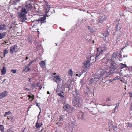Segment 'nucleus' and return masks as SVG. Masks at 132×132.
I'll return each mask as SVG.
<instances>
[{"mask_svg":"<svg viewBox=\"0 0 132 132\" xmlns=\"http://www.w3.org/2000/svg\"><path fill=\"white\" fill-rule=\"evenodd\" d=\"M11 113V112L10 111L6 112L5 113L4 116V117H6L7 115H9Z\"/></svg>","mask_w":132,"mask_h":132,"instance_id":"nucleus-34","label":"nucleus"},{"mask_svg":"<svg viewBox=\"0 0 132 132\" xmlns=\"http://www.w3.org/2000/svg\"><path fill=\"white\" fill-rule=\"evenodd\" d=\"M7 28L6 25L4 24L0 25V30L4 31L7 29Z\"/></svg>","mask_w":132,"mask_h":132,"instance_id":"nucleus-12","label":"nucleus"},{"mask_svg":"<svg viewBox=\"0 0 132 132\" xmlns=\"http://www.w3.org/2000/svg\"><path fill=\"white\" fill-rule=\"evenodd\" d=\"M103 36L106 37H108L109 35V32L106 30L105 31H103L102 32Z\"/></svg>","mask_w":132,"mask_h":132,"instance_id":"nucleus-23","label":"nucleus"},{"mask_svg":"<svg viewBox=\"0 0 132 132\" xmlns=\"http://www.w3.org/2000/svg\"><path fill=\"white\" fill-rule=\"evenodd\" d=\"M81 102L79 97H75L72 101L73 104L75 107H79L81 105Z\"/></svg>","mask_w":132,"mask_h":132,"instance_id":"nucleus-5","label":"nucleus"},{"mask_svg":"<svg viewBox=\"0 0 132 132\" xmlns=\"http://www.w3.org/2000/svg\"><path fill=\"white\" fill-rule=\"evenodd\" d=\"M64 127H65V128H66V129H68L67 128H69V127L68 126H66V127H65V126H64Z\"/></svg>","mask_w":132,"mask_h":132,"instance_id":"nucleus-49","label":"nucleus"},{"mask_svg":"<svg viewBox=\"0 0 132 132\" xmlns=\"http://www.w3.org/2000/svg\"><path fill=\"white\" fill-rule=\"evenodd\" d=\"M80 82L81 83H82L83 82V81H82V79H81V81H80Z\"/></svg>","mask_w":132,"mask_h":132,"instance_id":"nucleus-54","label":"nucleus"},{"mask_svg":"<svg viewBox=\"0 0 132 132\" xmlns=\"http://www.w3.org/2000/svg\"><path fill=\"white\" fill-rule=\"evenodd\" d=\"M79 118L81 119H83L84 118L83 113L82 112H80L79 116Z\"/></svg>","mask_w":132,"mask_h":132,"instance_id":"nucleus-31","label":"nucleus"},{"mask_svg":"<svg viewBox=\"0 0 132 132\" xmlns=\"http://www.w3.org/2000/svg\"><path fill=\"white\" fill-rule=\"evenodd\" d=\"M105 19V17L104 16H100L97 20L100 23H101L102 22L104 21Z\"/></svg>","mask_w":132,"mask_h":132,"instance_id":"nucleus-15","label":"nucleus"},{"mask_svg":"<svg viewBox=\"0 0 132 132\" xmlns=\"http://www.w3.org/2000/svg\"><path fill=\"white\" fill-rule=\"evenodd\" d=\"M26 90H27L28 91L29 90V89L28 88H26Z\"/></svg>","mask_w":132,"mask_h":132,"instance_id":"nucleus-58","label":"nucleus"},{"mask_svg":"<svg viewBox=\"0 0 132 132\" xmlns=\"http://www.w3.org/2000/svg\"><path fill=\"white\" fill-rule=\"evenodd\" d=\"M36 105L40 109V108L39 105L37 103H36Z\"/></svg>","mask_w":132,"mask_h":132,"instance_id":"nucleus-44","label":"nucleus"},{"mask_svg":"<svg viewBox=\"0 0 132 132\" xmlns=\"http://www.w3.org/2000/svg\"><path fill=\"white\" fill-rule=\"evenodd\" d=\"M97 58V57H96V56H95L94 55H92L91 56H90L87 59L89 61L90 63L92 64V63L95 61L96 60V59Z\"/></svg>","mask_w":132,"mask_h":132,"instance_id":"nucleus-9","label":"nucleus"},{"mask_svg":"<svg viewBox=\"0 0 132 132\" xmlns=\"http://www.w3.org/2000/svg\"><path fill=\"white\" fill-rule=\"evenodd\" d=\"M28 59V57H27L26 58V60H27Z\"/></svg>","mask_w":132,"mask_h":132,"instance_id":"nucleus-55","label":"nucleus"},{"mask_svg":"<svg viewBox=\"0 0 132 132\" xmlns=\"http://www.w3.org/2000/svg\"><path fill=\"white\" fill-rule=\"evenodd\" d=\"M16 70H13L12 69L11 70V71L13 72L14 73H15L16 72Z\"/></svg>","mask_w":132,"mask_h":132,"instance_id":"nucleus-38","label":"nucleus"},{"mask_svg":"<svg viewBox=\"0 0 132 132\" xmlns=\"http://www.w3.org/2000/svg\"><path fill=\"white\" fill-rule=\"evenodd\" d=\"M81 75V74H80L79 75V77H80Z\"/></svg>","mask_w":132,"mask_h":132,"instance_id":"nucleus-64","label":"nucleus"},{"mask_svg":"<svg viewBox=\"0 0 132 132\" xmlns=\"http://www.w3.org/2000/svg\"><path fill=\"white\" fill-rule=\"evenodd\" d=\"M71 126H73L75 125V122L73 121H71Z\"/></svg>","mask_w":132,"mask_h":132,"instance_id":"nucleus-41","label":"nucleus"},{"mask_svg":"<svg viewBox=\"0 0 132 132\" xmlns=\"http://www.w3.org/2000/svg\"><path fill=\"white\" fill-rule=\"evenodd\" d=\"M98 48H97V53L96 54V57H98V56H100V55H101L103 53V52L104 51L103 50H102V49H101V51L99 53H98Z\"/></svg>","mask_w":132,"mask_h":132,"instance_id":"nucleus-22","label":"nucleus"},{"mask_svg":"<svg viewBox=\"0 0 132 132\" xmlns=\"http://www.w3.org/2000/svg\"><path fill=\"white\" fill-rule=\"evenodd\" d=\"M111 101V100L109 98H107L106 100V102H109Z\"/></svg>","mask_w":132,"mask_h":132,"instance_id":"nucleus-42","label":"nucleus"},{"mask_svg":"<svg viewBox=\"0 0 132 132\" xmlns=\"http://www.w3.org/2000/svg\"><path fill=\"white\" fill-rule=\"evenodd\" d=\"M39 23V21L37 20H36L32 22L31 25L33 27L36 26H37V24Z\"/></svg>","mask_w":132,"mask_h":132,"instance_id":"nucleus-18","label":"nucleus"},{"mask_svg":"<svg viewBox=\"0 0 132 132\" xmlns=\"http://www.w3.org/2000/svg\"><path fill=\"white\" fill-rule=\"evenodd\" d=\"M98 81V79L97 78H92L90 80V84H92L95 81L96 82Z\"/></svg>","mask_w":132,"mask_h":132,"instance_id":"nucleus-20","label":"nucleus"},{"mask_svg":"<svg viewBox=\"0 0 132 132\" xmlns=\"http://www.w3.org/2000/svg\"><path fill=\"white\" fill-rule=\"evenodd\" d=\"M68 76L69 78H71L73 75V71L72 70L70 69H69L68 71Z\"/></svg>","mask_w":132,"mask_h":132,"instance_id":"nucleus-19","label":"nucleus"},{"mask_svg":"<svg viewBox=\"0 0 132 132\" xmlns=\"http://www.w3.org/2000/svg\"><path fill=\"white\" fill-rule=\"evenodd\" d=\"M83 64L85 67L87 68L89 67L92 64L88 59L86 61H84Z\"/></svg>","mask_w":132,"mask_h":132,"instance_id":"nucleus-11","label":"nucleus"},{"mask_svg":"<svg viewBox=\"0 0 132 132\" xmlns=\"http://www.w3.org/2000/svg\"><path fill=\"white\" fill-rule=\"evenodd\" d=\"M119 65L120 67V68L121 69H122L124 68H125L127 66L125 64H123L122 63H120L119 64Z\"/></svg>","mask_w":132,"mask_h":132,"instance_id":"nucleus-26","label":"nucleus"},{"mask_svg":"<svg viewBox=\"0 0 132 132\" xmlns=\"http://www.w3.org/2000/svg\"><path fill=\"white\" fill-rule=\"evenodd\" d=\"M79 75L78 74H76V76H78Z\"/></svg>","mask_w":132,"mask_h":132,"instance_id":"nucleus-61","label":"nucleus"},{"mask_svg":"<svg viewBox=\"0 0 132 132\" xmlns=\"http://www.w3.org/2000/svg\"><path fill=\"white\" fill-rule=\"evenodd\" d=\"M19 9L21 10L18 14L19 18V20L21 22H24L26 20V15L28 12L29 9H31V6L25 5L21 6H19Z\"/></svg>","mask_w":132,"mask_h":132,"instance_id":"nucleus-2","label":"nucleus"},{"mask_svg":"<svg viewBox=\"0 0 132 132\" xmlns=\"http://www.w3.org/2000/svg\"><path fill=\"white\" fill-rule=\"evenodd\" d=\"M10 131V130H7V131L8 132H9V131Z\"/></svg>","mask_w":132,"mask_h":132,"instance_id":"nucleus-63","label":"nucleus"},{"mask_svg":"<svg viewBox=\"0 0 132 132\" xmlns=\"http://www.w3.org/2000/svg\"><path fill=\"white\" fill-rule=\"evenodd\" d=\"M28 97H29V99H30L31 98V96H30V95H28Z\"/></svg>","mask_w":132,"mask_h":132,"instance_id":"nucleus-48","label":"nucleus"},{"mask_svg":"<svg viewBox=\"0 0 132 132\" xmlns=\"http://www.w3.org/2000/svg\"><path fill=\"white\" fill-rule=\"evenodd\" d=\"M0 130L1 132H4V128L3 125H0Z\"/></svg>","mask_w":132,"mask_h":132,"instance_id":"nucleus-33","label":"nucleus"},{"mask_svg":"<svg viewBox=\"0 0 132 132\" xmlns=\"http://www.w3.org/2000/svg\"><path fill=\"white\" fill-rule=\"evenodd\" d=\"M36 60H33L31 61L28 64V65L27 66H28V67H29L32 64L34 63V62H35Z\"/></svg>","mask_w":132,"mask_h":132,"instance_id":"nucleus-35","label":"nucleus"},{"mask_svg":"<svg viewBox=\"0 0 132 132\" xmlns=\"http://www.w3.org/2000/svg\"><path fill=\"white\" fill-rule=\"evenodd\" d=\"M50 10L52 9H53V7H50Z\"/></svg>","mask_w":132,"mask_h":132,"instance_id":"nucleus-56","label":"nucleus"},{"mask_svg":"<svg viewBox=\"0 0 132 132\" xmlns=\"http://www.w3.org/2000/svg\"><path fill=\"white\" fill-rule=\"evenodd\" d=\"M63 108L64 111L68 112L67 114V115H70L71 116L72 113L73 112L74 108L73 107L71 106L69 104H64L63 106Z\"/></svg>","mask_w":132,"mask_h":132,"instance_id":"nucleus-3","label":"nucleus"},{"mask_svg":"<svg viewBox=\"0 0 132 132\" xmlns=\"http://www.w3.org/2000/svg\"><path fill=\"white\" fill-rule=\"evenodd\" d=\"M6 32L0 33V39H2L6 35Z\"/></svg>","mask_w":132,"mask_h":132,"instance_id":"nucleus-25","label":"nucleus"},{"mask_svg":"<svg viewBox=\"0 0 132 132\" xmlns=\"http://www.w3.org/2000/svg\"><path fill=\"white\" fill-rule=\"evenodd\" d=\"M59 126H61V124L60 123L59 125Z\"/></svg>","mask_w":132,"mask_h":132,"instance_id":"nucleus-59","label":"nucleus"},{"mask_svg":"<svg viewBox=\"0 0 132 132\" xmlns=\"http://www.w3.org/2000/svg\"><path fill=\"white\" fill-rule=\"evenodd\" d=\"M20 50V48L19 46L15 45L11 47L10 48V52L11 54L18 51Z\"/></svg>","mask_w":132,"mask_h":132,"instance_id":"nucleus-7","label":"nucleus"},{"mask_svg":"<svg viewBox=\"0 0 132 132\" xmlns=\"http://www.w3.org/2000/svg\"><path fill=\"white\" fill-rule=\"evenodd\" d=\"M25 69H23V70L24 71L26 70V72H27L28 71H29L30 70V68H29V67H28V66L26 65L25 66Z\"/></svg>","mask_w":132,"mask_h":132,"instance_id":"nucleus-28","label":"nucleus"},{"mask_svg":"<svg viewBox=\"0 0 132 132\" xmlns=\"http://www.w3.org/2000/svg\"><path fill=\"white\" fill-rule=\"evenodd\" d=\"M116 105V106L114 108V111L116 110V109L118 108L119 106V103L118 104H117Z\"/></svg>","mask_w":132,"mask_h":132,"instance_id":"nucleus-36","label":"nucleus"},{"mask_svg":"<svg viewBox=\"0 0 132 132\" xmlns=\"http://www.w3.org/2000/svg\"><path fill=\"white\" fill-rule=\"evenodd\" d=\"M2 75H4L6 73V68L5 67H3V68L1 69Z\"/></svg>","mask_w":132,"mask_h":132,"instance_id":"nucleus-24","label":"nucleus"},{"mask_svg":"<svg viewBox=\"0 0 132 132\" xmlns=\"http://www.w3.org/2000/svg\"><path fill=\"white\" fill-rule=\"evenodd\" d=\"M53 79L54 82L58 84L59 82L62 81V79L60 76L59 75H56L53 77Z\"/></svg>","mask_w":132,"mask_h":132,"instance_id":"nucleus-8","label":"nucleus"},{"mask_svg":"<svg viewBox=\"0 0 132 132\" xmlns=\"http://www.w3.org/2000/svg\"><path fill=\"white\" fill-rule=\"evenodd\" d=\"M10 16H11V17H12V18H14V17L13 15H10Z\"/></svg>","mask_w":132,"mask_h":132,"instance_id":"nucleus-50","label":"nucleus"},{"mask_svg":"<svg viewBox=\"0 0 132 132\" xmlns=\"http://www.w3.org/2000/svg\"><path fill=\"white\" fill-rule=\"evenodd\" d=\"M121 56L122 55L120 53L116 52L113 53L111 58L110 59H109L111 61H114L116 60V59H117L120 57H122Z\"/></svg>","mask_w":132,"mask_h":132,"instance_id":"nucleus-6","label":"nucleus"},{"mask_svg":"<svg viewBox=\"0 0 132 132\" xmlns=\"http://www.w3.org/2000/svg\"><path fill=\"white\" fill-rule=\"evenodd\" d=\"M116 40L117 41H119L118 38H117L116 39Z\"/></svg>","mask_w":132,"mask_h":132,"instance_id":"nucleus-60","label":"nucleus"},{"mask_svg":"<svg viewBox=\"0 0 132 132\" xmlns=\"http://www.w3.org/2000/svg\"><path fill=\"white\" fill-rule=\"evenodd\" d=\"M132 113V112H131V111H130V114H131Z\"/></svg>","mask_w":132,"mask_h":132,"instance_id":"nucleus-62","label":"nucleus"},{"mask_svg":"<svg viewBox=\"0 0 132 132\" xmlns=\"http://www.w3.org/2000/svg\"><path fill=\"white\" fill-rule=\"evenodd\" d=\"M37 87H39V88L41 89L42 88V86H41V85L39 83H38L37 84Z\"/></svg>","mask_w":132,"mask_h":132,"instance_id":"nucleus-37","label":"nucleus"},{"mask_svg":"<svg viewBox=\"0 0 132 132\" xmlns=\"http://www.w3.org/2000/svg\"><path fill=\"white\" fill-rule=\"evenodd\" d=\"M109 46V45H106L104 44L102 46L101 49H102V50H103L104 51L108 49Z\"/></svg>","mask_w":132,"mask_h":132,"instance_id":"nucleus-21","label":"nucleus"},{"mask_svg":"<svg viewBox=\"0 0 132 132\" xmlns=\"http://www.w3.org/2000/svg\"><path fill=\"white\" fill-rule=\"evenodd\" d=\"M127 126L129 128H132V124L128 123Z\"/></svg>","mask_w":132,"mask_h":132,"instance_id":"nucleus-39","label":"nucleus"},{"mask_svg":"<svg viewBox=\"0 0 132 132\" xmlns=\"http://www.w3.org/2000/svg\"><path fill=\"white\" fill-rule=\"evenodd\" d=\"M34 95H32L31 96V98H32V99H34Z\"/></svg>","mask_w":132,"mask_h":132,"instance_id":"nucleus-45","label":"nucleus"},{"mask_svg":"<svg viewBox=\"0 0 132 132\" xmlns=\"http://www.w3.org/2000/svg\"><path fill=\"white\" fill-rule=\"evenodd\" d=\"M8 52V50L6 49H5L4 50H3V57H5V55L6 54H7Z\"/></svg>","mask_w":132,"mask_h":132,"instance_id":"nucleus-30","label":"nucleus"},{"mask_svg":"<svg viewBox=\"0 0 132 132\" xmlns=\"http://www.w3.org/2000/svg\"><path fill=\"white\" fill-rule=\"evenodd\" d=\"M8 92L6 91H4L0 94V100L4 98L7 95Z\"/></svg>","mask_w":132,"mask_h":132,"instance_id":"nucleus-10","label":"nucleus"},{"mask_svg":"<svg viewBox=\"0 0 132 132\" xmlns=\"http://www.w3.org/2000/svg\"><path fill=\"white\" fill-rule=\"evenodd\" d=\"M75 92L76 94V95H77L76 97H78V96L79 95H78V94L79 93L78 91H77V90H76V91ZM75 96V97H76L75 96Z\"/></svg>","mask_w":132,"mask_h":132,"instance_id":"nucleus-40","label":"nucleus"},{"mask_svg":"<svg viewBox=\"0 0 132 132\" xmlns=\"http://www.w3.org/2000/svg\"><path fill=\"white\" fill-rule=\"evenodd\" d=\"M101 64L103 67L106 65L108 66L107 67H104V68H105V69L104 68L101 73L100 76L102 77V79L109 77L112 73V71L116 70L117 67L114 61H111L108 57L102 59Z\"/></svg>","mask_w":132,"mask_h":132,"instance_id":"nucleus-1","label":"nucleus"},{"mask_svg":"<svg viewBox=\"0 0 132 132\" xmlns=\"http://www.w3.org/2000/svg\"><path fill=\"white\" fill-rule=\"evenodd\" d=\"M70 86L69 85L68 86V88H69L68 90H69V89L70 90Z\"/></svg>","mask_w":132,"mask_h":132,"instance_id":"nucleus-53","label":"nucleus"},{"mask_svg":"<svg viewBox=\"0 0 132 132\" xmlns=\"http://www.w3.org/2000/svg\"><path fill=\"white\" fill-rule=\"evenodd\" d=\"M47 93L48 94H50V92L48 91H47Z\"/></svg>","mask_w":132,"mask_h":132,"instance_id":"nucleus-57","label":"nucleus"},{"mask_svg":"<svg viewBox=\"0 0 132 132\" xmlns=\"http://www.w3.org/2000/svg\"><path fill=\"white\" fill-rule=\"evenodd\" d=\"M45 61L46 60L42 61L39 63V65L42 68H43L45 66L46 64Z\"/></svg>","mask_w":132,"mask_h":132,"instance_id":"nucleus-17","label":"nucleus"},{"mask_svg":"<svg viewBox=\"0 0 132 132\" xmlns=\"http://www.w3.org/2000/svg\"><path fill=\"white\" fill-rule=\"evenodd\" d=\"M7 119L8 120H10L12 123H13L15 121V118L13 115L8 116L7 117Z\"/></svg>","mask_w":132,"mask_h":132,"instance_id":"nucleus-13","label":"nucleus"},{"mask_svg":"<svg viewBox=\"0 0 132 132\" xmlns=\"http://www.w3.org/2000/svg\"><path fill=\"white\" fill-rule=\"evenodd\" d=\"M31 79V78H29V81L30 82H31L30 80Z\"/></svg>","mask_w":132,"mask_h":132,"instance_id":"nucleus-52","label":"nucleus"},{"mask_svg":"<svg viewBox=\"0 0 132 132\" xmlns=\"http://www.w3.org/2000/svg\"><path fill=\"white\" fill-rule=\"evenodd\" d=\"M129 93V96L131 97H132V93Z\"/></svg>","mask_w":132,"mask_h":132,"instance_id":"nucleus-43","label":"nucleus"},{"mask_svg":"<svg viewBox=\"0 0 132 132\" xmlns=\"http://www.w3.org/2000/svg\"><path fill=\"white\" fill-rule=\"evenodd\" d=\"M70 115H68L67 116V114L66 115H61L60 117V120L59 121H64V120L65 119V117L66 116V117H70L71 116Z\"/></svg>","mask_w":132,"mask_h":132,"instance_id":"nucleus-14","label":"nucleus"},{"mask_svg":"<svg viewBox=\"0 0 132 132\" xmlns=\"http://www.w3.org/2000/svg\"><path fill=\"white\" fill-rule=\"evenodd\" d=\"M116 34H117L118 36V37H119L121 35V32L120 30H116Z\"/></svg>","mask_w":132,"mask_h":132,"instance_id":"nucleus-29","label":"nucleus"},{"mask_svg":"<svg viewBox=\"0 0 132 132\" xmlns=\"http://www.w3.org/2000/svg\"><path fill=\"white\" fill-rule=\"evenodd\" d=\"M57 95L60 96L62 98L63 96V92H61L57 93Z\"/></svg>","mask_w":132,"mask_h":132,"instance_id":"nucleus-32","label":"nucleus"},{"mask_svg":"<svg viewBox=\"0 0 132 132\" xmlns=\"http://www.w3.org/2000/svg\"><path fill=\"white\" fill-rule=\"evenodd\" d=\"M87 28L88 30L91 33H93L94 31V30H93V28L89 26H88Z\"/></svg>","mask_w":132,"mask_h":132,"instance_id":"nucleus-27","label":"nucleus"},{"mask_svg":"<svg viewBox=\"0 0 132 132\" xmlns=\"http://www.w3.org/2000/svg\"><path fill=\"white\" fill-rule=\"evenodd\" d=\"M130 109L132 111V105H131Z\"/></svg>","mask_w":132,"mask_h":132,"instance_id":"nucleus-51","label":"nucleus"},{"mask_svg":"<svg viewBox=\"0 0 132 132\" xmlns=\"http://www.w3.org/2000/svg\"><path fill=\"white\" fill-rule=\"evenodd\" d=\"M42 125V123L41 122L37 121L36 123V127L37 128H38L41 127Z\"/></svg>","mask_w":132,"mask_h":132,"instance_id":"nucleus-16","label":"nucleus"},{"mask_svg":"<svg viewBox=\"0 0 132 132\" xmlns=\"http://www.w3.org/2000/svg\"><path fill=\"white\" fill-rule=\"evenodd\" d=\"M49 10L50 7H47V9H46V10L45 11V13L44 16L42 17H41L37 20L39 21V22H40L41 23L45 22V20L46 19V17H48L49 16V15H48V14H49L48 12Z\"/></svg>","mask_w":132,"mask_h":132,"instance_id":"nucleus-4","label":"nucleus"},{"mask_svg":"<svg viewBox=\"0 0 132 132\" xmlns=\"http://www.w3.org/2000/svg\"><path fill=\"white\" fill-rule=\"evenodd\" d=\"M127 56H128V55H127V54H126V55H124L123 56L122 58H123L125 57H127Z\"/></svg>","mask_w":132,"mask_h":132,"instance_id":"nucleus-46","label":"nucleus"},{"mask_svg":"<svg viewBox=\"0 0 132 132\" xmlns=\"http://www.w3.org/2000/svg\"><path fill=\"white\" fill-rule=\"evenodd\" d=\"M116 28L117 29V30H118V25H117L116 26Z\"/></svg>","mask_w":132,"mask_h":132,"instance_id":"nucleus-47","label":"nucleus"}]
</instances>
